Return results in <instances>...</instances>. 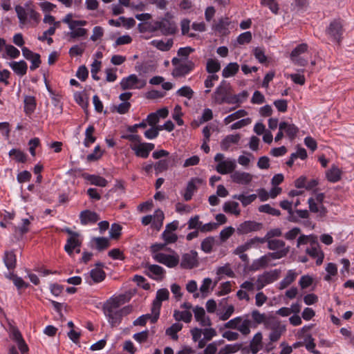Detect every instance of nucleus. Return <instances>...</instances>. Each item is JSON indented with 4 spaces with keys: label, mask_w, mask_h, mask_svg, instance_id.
I'll list each match as a JSON object with an SVG mask.
<instances>
[{
    "label": "nucleus",
    "mask_w": 354,
    "mask_h": 354,
    "mask_svg": "<svg viewBox=\"0 0 354 354\" xmlns=\"http://www.w3.org/2000/svg\"><path fill=\"white\" fill-rule=\"evenodd\" d=\"M120 305V299L116 297L108 300L103 306L104 313L108 317L112 327L117 326L121 323L123 317L119 309Z\"/></svg>",
    "instance_id": "f257e3e1"
},
{
    "label": "nucleus",
    "mask_w": 354,
    "mask_h": 354,
    "mask_svg": "<svg viewBox=\"0 0 354 354\" xmlns=\"http://www.w3.org/2000/svg\"><path fill=\"white\" fill-rule=\"evenodd\" d=\"M212 99L216 104H234L236 102L234 100L236 97H232V88L230 84L224 80L216 87L212 95Z\"/></svg>",
    "instance_id": "f03ea898"
},
{
    "label": "nucleus",
    "mask_w": 354,
    "mask_h": 354,
    "mask_svg": "<svg viewBox=\"0 0 354 354\" xmlns=\"http://www.w3.org/2000/svg\"><path fill=\"white\" fill-rule=\"evenodd\" d=\"M174 68L171 75L174 77H184L189 74L195 68V64L192 60L174 57L171 59Z\"/></svg>",
    "instance_id": "7ed1b4c3"
},
{
    "label": "nucleus",
    "mask_w": 354,
    "mask_h": 354,
    "mask_svg": "<svg viewBox=\"0 0 354 354\" xmlns=\"http://www.w3.org/2000/svg\"><path fill=\"white\" fill-rule=\"evenodd\" d=\"M30 4L31 2H27L25 4V7L17 5L15 8L17 16L19 19V24L21 26H24L27 24L28 17L30 19L36 21L39 20V14L36 12L34 8L29 7V5Z\"/></svg>",
    "instance_id": "20e7f679"
},
{
    "label": "nucleus",
    "mask_w": 354,
    "mask_h": 354,
    "mask_svg": "<svg viewBox=\"0 0 354 354\" xmlns=\"http://www.w3.org/2000/svg\"><path fill=\"white\" fill-rule=\"evenodd\" d=\"M172 15L169 12L165 15V17L159 21H156L157 30H160L161 34L165 36L173 35L178 31L176 24L171 20Z\"/></svg>",
    "instance_id": "39448f33"
},
{
    "label": "nucleus",
    "mask_w": 354,
    "mask_h": 354,
    "mask_svg": "<svg viewBox=\"0 0 354 354\" xmlns=\"http://www.w3.org/2000/svg\"><path fill=\"white\" fill-rule=\"evenodd\" d=\"M169 292L167 288L159 289L156 292V299L153 300L151 308V313L153 315L152 323L157 322L160 310L162 306V302L169 299Z\"/></svg>",
    "instance_id": "423d86ee"
},
{
    "label": "nucleus",
    "mask_w": 354,
    "mask_h": 354,
    "mask_svg": "<svg viewBox=\"0 0 354 354\" xmlns=\"http://www.w3.org/2000/svg\"><path fill=\"white\" fill-rule=\"evenodd\" d=\"M281 274V270L278 269L264 272L262 274L257 277L256 281V288L257 290L263 289L266 286L277 281Z\"/></svg>",
    "instance_id": "0eeeda50"
},
{
    "label": "nucleus",
    "mask_w": 354,
    "mask_h": 354,
    "mask_svg": "<svg viewBox=\"0 0 354 354\" xmlns=\"http://www.w3.org/2000/svg\"><path fill=\"white\" fill-rule=\"evenodd\" d=\"M344 32L343 24L340 19H334L331 21L326 30V33L335 41L339 44L342 39Z\"/></svg>",
    "instance_id": "6e6552de"
},
{
    "label": "nucleus",
    "mask_w": 354,
    "mask_h": 354,
    "mask_svg": "<svg viewBox=\"0 0 354 354\" xmlns=\"http://www.w3.org/2000/svg\"><path fill=\"white\" fill-rule=\"evenodd\" d=\"M145 80L139 79L136 75L132 74L124 77L120 82V86L122 90L140 89L145 86Z\"/></svg>",
    "instance_id": "1a4fd4ad"
},
{
    "label": "nucleus",
    "mask_w": 354,
    "mask_h": 354,
    "mask_svg": "<svg viewBox=\"0 0 354 354\" xmlns=\"http://www.w3.org/2000/svg\"><path fill=\"white\" fill-rule=\"evenodd\" d=\"M198 265V253L195 250H191L182 255L180 267L183 269H192Z\"/></svg>",
    "instance_id": "9d476101"
},
{
    "label": "nucleus",
    "mask_w": 354,
    "mask_h": 354,
    "mask_svg": "<svg viewBox=\"0 0 354 354\" xmlns=\"http://www.w3.org/2000/svg\"><path fill=\"white\" fill-rule=\"evenodd\" d=\"M153 259L169 268H174L179 263V257L176 255L167 254L165 253H158L153 255Z\"/></svg>",
    "instance_id": "9b49d317"
},
{
    "label": "nucleus",
    "mask_w": 354,
    "mask_h": 354,
    "mask_svg": "<svg viewBox=\"0 0 354 354\" xmlns=\"http://www.w3.org/2000/svg\"><path fill=\"white\" fill-rule=\"evenodd\" d=\"M23 56L28 60L31 62L30 69L35 71L39 67L41 64L40 55L32 52L27 47H22L21 48Z\"/></svg>",
    "instance_id": "f8f14e48"
},
{
    "label": "nucleus",
    "mask_w": 354,
    "mask_h": 354,
    "mask_svg": "<svg viewBox=\"0 0 354 354\" xmlns=\"http://www.w3.org/2000/svg\"><path fill=\"white\" fill-rule=\"evenodd\" d=\"M262 224L253 221H247L237 227V232L240 234H246L252 232L259 231L261 229Z\"/></svg>",
    "instance_id": "ddd939ff"
},
{
    "label": "nucleus",
    "mask_w": 354,
    "mask_h": 354,
    "mask_svg": "<svg viewBox=\"0 0 354 354\" xmlns=\"http://www.w3.org/2000/svg\"><path fill=\"white\" fill-rule=\"evenodd\" d=\"M11 338L16 342L18 346V348L21 352V354H28V346L25 342L21 333L17 328H12L11 329Z\"/></svg>",
    "instance_id": "4468645a"
},
{
    "label": "nucleus",
    "mask_w": 354,
    "mask_h": 354,
    "mask_svg": "<svg viewBox=\"0 0 354 354\" xmlns=\"http://www.w3.org/2000/svg\"><path fill=\"white\" fill-rule=\"evenodd\" d=\"M236 166L234 160L227 159L218 162L216 170L221 174H227L232 173L235 169Z\"/></svg>",
    "instance_id": "2eb2a0df"
},
{
    "label": "nucleus",
    "mask_w": 354,
    "mask_h": 354,
    "mask_svg": "<svg viewBox=\"0 0 354 354\" xmlns=\"http://www.w3.org/2000/svg\"><path fill=\"white\" fill-rule=\"evenodd\" d=\"M80 218L82 225L95 223L100 219L99 215L90 210H84L80 213Z\"/></svg>",
    "instance_id": "dca6fc26"
},
{
    "label": "nucleus",
    "mask_w": 354,
    "mask_h": 354,
    "mask_svg": "<svg viewBox=\"0 0 354 354\" xmlns=\"http://www.w3.org/2000/svg\"><path fill=\"white\" fill-rule=\"evenodd\" d=\"M279 129L284 131L290 140L295 139L299 132V129L294 124H290L287 122H281L279 124Z\"/></svg>",
    "instance_id": "f3484780"
},
{
    "label": "nucleus",
    "mask_w": 354,
    "mask_h": 354,
    "mask_svg": "<svg viewBox=\"0 0 354 354\" xmlns=\"http://www.w3.org/2000/svg\"><path fill=\"white\" fill-rule=\"evenodd\" d=\"M231 178L234 183L241 185H248L252 180V176L250 174L243 171H235L232 174Z\"/></svg>",
    "instance_id": "a211bd4d"
},
{
    "label": "nucleus",
    "mask_w": 354,
    "mask_h": 354,
    "mask_svg": "<svg viewBox=\"0 0 354 354\" xmlns=\"http://www.w3.org/2000/svg\"><path fill=\"white\" fill-rule=\"evenodd\" d=\"M306 253L312 258H317V265H321L324 260V253L319 249L318 244L313 243L306 250Z\"/></svg>",
    "instance_id": "6ab92c4d"
},
{
    "label": "nucleus",
    "mask_w": 354,
    "mask_h": 354,
    "mask_svg": "<svg viewBox=\"0 0 354 354\" xmlns=\"http://www.w3.org/2000/svg\"><path fill=\"white\" fill-rule=\"evenodd\" d=\"M201 180L197 178H192L187 183V187L183 195L184 199L189 201L192 199L194 192L197 189L196 183H200Z\"/></svg>",
    "instance_id": "aec40b11"
},
{
    "label": "nucleus",
    "mask_w": 354,
    "mask_h": 354,
    "mask_svg": "<svg viewBox=\"0 0 354 354\" xmlns=\"http://www.w3.org/2000/svg\"><path fill=\"white\" fill-rule=\"evenodd\" d=\"M257 243H264V239H261L259 237H254L253 239H250L246 243L243 245H239L233 252L234 254H241L245 253V251L250 250L253 245Z\"/></svg>",
    "instance_id": "412c9836"
},
{
    "label": "nucleus",
    "mask_w": 354,
    "mask_h": 354,
    "mask_svg": "<svg viewBox=\"0 0 354 354\" xmlns=\"http://www.w3.org/2000/svg\"><path fill=\"white\" fill-rule=\"evenodd\" d=\"M309 205V209L311 212L319 213V216L324 217L327 214V209L323 205H319L313 198H310L308 200Z\"/></svg>",
    "instance_id": "4be33fe9"
},
{
    "label": "nucleus",
    "mask_w": 354,
    "mask_h": 354,
    "mask_svg": "<svg viewBox=\"0 0 354 354\" xmlns=\"http://www.w3.org/2000/svg\"><path fill=\"white\" fill-rule=\"evenodd\" d=\"M164 218L165 215L163 212L160 209L156 210L154 214L152 215L151 227L159 231L163 225Z\"/></svg>",
    "instance_id": "5701e85b"
},
{
    "label": "nucleus",
    "mask_w": 354,
    "mask_h": 354,
    "mask_svg": "<svg viewBox=\"0 0 354 354\" xmlns=\"http://www.w3.org/2000/svg\"><path fill=\"white\" fill-rule=\"evenodd\" d=\"M241 139L239 134L228 135L221 142V148L223 151H227L233 144H238Z\"/></svg>",
    "instance_id": "b1692460"
},
{
    "label": "nucleus",
    "mask_w": 354,
    "mask_h": 354,
    "mask_svg": "<svg viewBox=\"0 0 354 354\" xmlns=\"http://www.w3.org/2000/svg\"><path fill=\"white\" fill-rule=\"evenodd\" d=\"M9 65L17 75L24 76L27 73L28 65L24 60H21L19 62H12Z\"/></svg>",
    "instance_id": "393cba45"
},
{
    "label": "nucleus",
    "mask_w": 354,
    "mask_h": 354,
    "mask_svg": "<svg viewBox=\"0 0 354 354\" xmlns=\"http://www.w3.org/2000/svg\"><path fill=\"white\" fill-rule=\"evenodd\" d=\"M165 270L158 265H149L147 274L149 277L158 279H162L165 274Z\"/></svg>",
    "instance_id": "a878e982"
},
{
    "label": "nucleus",
    "mask_w": 354,
    "mask_h": 354,
    "mask_svg": "<svg viewBox=\"0 0 354 354\" xmlns=\"http://www.w3.org/2000/svg\"><path fill=\"white\" fill-rule=\"evenodd\" d=\"M81 244L82 241L79 239V236L68 237L64 246V250L69 255H72L73 250L77 248H80Z\"/></svg>",
    "instance_id": "bb28decb"
},
{
    "label": "nucleus",
    "mask_w": 354,
    "mask_h": 354,
    "mask_svg": "<svg viewBox=\"0 0 354 354\" xmlns=\"http://www.w3.org/2000/svg\"><path fill=\"white\" fill-rule=\"evenodd\" d=\"M83 177L86 180H88L91 185L99 187H104L108 183L107 180L104 178L99 176L84 174H83Z\"/></svg>",
    "instance_id": "cd10ccee"
},
{
    "label": "nucleus",
    "mask_w": 354,
    "mask_h": 354,
    "mask_svg": "<svg viewBox=\"0 0 354 354\" xmlns=\"http://www.w3.org/2000/svg\"><path fill=\"white\" fill-rule=\"evenodd\" d=\"M3 261L8 270H14L17 264L16 255L13 251H6Z\"/></svg>",
    "instance_id": "c85d7f7f"
},
{
    "label": "nucleus",
    "mask_w": 354,
    "mask_h": 354,
    "mask_svg": "<svg viewBox=\"0 0 354 354\" xmlns=\"http://www.w3.org/2000/svg\"><path fill=\"white\" fill-rule=\"evenodd\" d=\"M151 44L161 51L169 50L174 44L173 39H168L166 42L162 40H153Z\"/></svg>",
    "instance_id": "c756f323"
},
{
    "label": "nucleus",
    "mask_w": 354,
    "mask_h": 354,
    "mask_svg": "<svg viewBox=\"0 0 354 354\" xmlns=\"http://www.w3.org/2000/svg\"><path fill=\"white\" fill-rule=\"evenodd\" d=\"M342 171L340 169L333 165L332 167L328 170L326 173V178L328 181L331 183H336L341 179Z\"/></svg>",
    "instance_id": "7c9ffc66"
},
{
    "label": "nucleus",
    "mask_w": 354,
    "mask_h": 354,
    "mask_svg": "<svg viewBox=\"0 0 354 354\" xmlns=\"http://www.w3.org/2000/svg\"><path fill=\"white\" fill-rule=\"evenodd\" d=\"M239 66L236 62H231L227 64L222 71V75L225 78L234 76L239 71Z\"/></svg>",
    "instance_id": "2f4dec72"
},
{
    "label": "nucleus",
    "mask_w": 354,
    "mask_h": 354,
    "mask_svg": "<svg viewBox=\"0 0 354 354\" xmlns=\"http://www.w3.org/2000/svg\"><path fill=\"white\" fill-rule=\"evenodd\" d=\"M239 206V205L237 202L228 201L224 203L223 209L226 213H230L236 216H239L241 213Z\"/></svg>",
    "instance_id": "473e14b6"
},
{
    "label": "nucleus",
    "mask_w": 354,
    "mask_h": 354,
    "mask_svg": "<svg viewBox=\"0 0 354 354\" xmlns=\"http://www.w3.org/2000/svg\"><path fill=\"white\" fill-rule=\"evenodd\" d=\"M297 275V273L294 270H288L285 278L279 283V289L283 290L287 288L295 280Z\"/></svg>",
    "instance_id": "72a5a7b5"
},
{
    "label": "nucleus",
    "mask_w": 354,
    "mask_h": 354,
    "mask_svg": "<svg viewBox=\"0 0 354 354\" xmlns=\"http://www.w3.org/2000/svg\"><path fill=\"white\" fill-rule=\"evenodd\" d=\"M131 149L134 151L136 156L138 157L147 158L149 155V153L148 152L147 147L145 146L144 142H140L139 144L131 146Z\"/></svg>",
    "instance_id": "f704fd0d"
},
{
    "label": "nucleus",
    "mask_w": 354,
    "mask_h": 354,
    "mask_svg": "<svg viewBox=\"0 0 354 354\" xmlns=\"http://www.w3.org/2000/svg\"><path fill=\"white\" fill-rule=\"evenodd\" d=\"M88 274L94 283H100L106 277L105 272L102 269L98 268L92 269Z\"/></svg>",
    "instance_id": "c9c22d12"
},
{
    "label": "nucleus",
    "mask_w": 354,
    "mask_h": 354,
    "mask_svg": "<svg viewBox=\"0 0 354 354\" xmlns=\"http://www.w3.org/2000/svg\"><path fill=\"white\" fill-rule=\"evenodd\" d=\"M183 328V324L180 323H174L170 327H169L166 331L165 334L169 336L173 340H178V336L177 333L180 331Z\"/></svg>",
    "instance_id": "e433bc0d"
},
{
    "label": "nucleus",
    "mask_w": 354,
    "mask_h": 354,
    "mask_svg": "<svg viewBox=\"0 0 354 354\" xmlns=\"http://www.w3.org/2000/svg\"><path fill=\"white\" fill-rule=\"evenodd\" d=\"M262 335L261 333H257L254 335L252 340L250 342V349L253 354H257L261 348Z\"/></svg>",
    "instance_id": "4c0bfd02"
},
{
    "label": "nucleus",
    "mask_w": 354,
    "mask_h": 354,
    "mask_svg": "<svg viewBox=\"0 0 354 354\" xmlns=\"http://www.w3.org/2000/svg\"><path fill=\"white\" fill-rule=\"evenodd\" d=\"M257 198V194H252L248 196L244 194H236L233 196V198L237 199L241 201L243 207H246L254 201Z\"/></svg>",
    "instance_id": "58836bf2"
},
{
    "label": "nucleus",
    "mask_w": 354,
    "mask_h": 354,
    "mask_svg": "<svg viewBox=\"0 0 354 354\" xmlns=\"http://www.w3.org/2000/svg\"><path fill=\"white\" fill-rule=\"evenodd\" d=\"M24 102L26 113L31 114L36 108L35 98L33 96H26Z\"/></svg>",
    "instance_id": "ea45409f"
},
{
    "label": "nucleus",
    "mask_w": 354,
    "mask_h": 354,
    "mask_svg": "<svg viewBox=\"0 0 354 354\" xmlns=\"http://www.w3.org/2000/svg\"><path fill=\"white\" fill-rule=\"evenodd\" d=\"M95 128L93 125H90L87 127L85 131V139L84 145L85 147H88L91 144L93 143L96 140V138L93 136Z\"/></svg>",
    "instance_id": "a19ab883"
},
{
    "label": "nucleus",
    "mask_w": 354,
    "mask_h": 354,
    "mask_svg": "<svg viewBox=\"0 0 354 354\" xmlns=\"http://www.w3.org/2000/svg\"><path fill=\"white\" fill-rule=\"evenodd\" d=\"M9 156L12 157L18 162L24 163L27 160V155L19 149H11L9 151Z\"/></svg>",
    "instance_id": "79ce46f5"
},
{
    "label": "nucleus",
    "mask_w": 354,
    "mask_h": 354,
    "mask_svg": "<svg viewBox=\"0 0 354 354\" xmlns=\"http://www.w3.org/2000/svg\"><path fill=\"white\" fill-rule=\"evenodd\" d=\"M174 317L177 321H183L185 323H189L191 322L192 318V315L189 311L185 310V311H178L175 310L174 313Z\"/></svg>",
    "instance_id": "37998d69"
},
{
    "label": "nucleus",
    "mask_w": 354,
    "mask_h": 354,
    "mask_svg": "<svg viewBox=\"0 0 354 354\" xmlns=\"http://www.w3.org/2000/svg\"><path fill=\"white\" fill-rule=\"evenodd\" d=\"M138 29L140 32H154L157 31L156 21L152 23L144 22L140 23L138 25Z\"/></svg>",
    "instance_id": "c03bdc74"
},
{
    "label": "nucleus",
    "mask_w": 354,
    "mask_h": 354,
    "mask_svg": "<svg viewBox=\"0 0 354 354\" xmlns=\"http://www.w3.org/2000/svg\"><path fill=\"white\" fill-rule=\"evenodd\" d=\"M268 248L271 250H281L286 248V243L283 240L279 239H267Z\"/></svg>",
    "instance_id": "a18cd8bd"
},
{
    "label": "nucleus",
    "mask_w": 354,
    "mask_h": 354,
    "mask_svg": "<svg viewBox=\"0 0 354 354\" xmlns=\"http://www.w3.org/2000/svg\"><path fill=\"white\" fill-rule=\"evenodd\" d=\"M221 69V64L217 59H209L207 62L206 71L209 73H215Z\"/></svg>",
    "instance_id": "49530a36"
},
{
    "label": "nucleus",
    "mask_w": 354,
    "mask_h": 354,
    "mask_svg": "<svg viewBox=\"0 0 354 354\" xmlns=\"http://www.w3.org/2000/svg\"><path fill=\"white\" fill-rule=\"evenodd\" d=\"M169 161L167 159L160 160L153 165L156 175L167 171L169 168Z\"/></svg>",
    "instance_id": "de8ad7c7"
},
{
    "label": "nucleus",
    "mask_w": 354,
    "mask_h": 354,
    "mask_svg": "<svg viewBox=\"0 0 354 354\" xmlns=\"http://www.w3.org/2000/svg\"><path fill=\"white\" fill-rule=\"evenodd\" d=\"M215 239L212 236L205 238L201 242V250L205 253H210L212 250L213 245H214Z\"/></svg>",
    "instance_id": "09e8293b"
},
{
    "label": "nucleus",
    "mask_w": 354,
    "mask_h": 354,
    "mask_svg": "<svg viewBox=\"0 0 354 354\" xmlns=\"http://www.w3.org/2000/svg\"><path fill=\"white\" fill-rule=\"evenodd\" d=\"M269 259L267 255H264L259 258V259L255 260L252 264V270H258L261 268H266L268 266Z\"/></svg>",
    "instance_id": "8fccbe9b"
},
{
    "label": "nucleus",
    "mask_w": 354,
    "mask_h": 354,
    "mask_svg": "<svg viewBox=\"0 0 354 354\" xmlns=\"http://www.w3.org/2000/svg\"><path fill=\"white\" fill-rule=\"evenodd\" d=\"M260 212L266 213L272 216H279L281 215V212L271 207L269 204L260 205L258 208Z\"/></svg>",
    "instance_id": "3c124183"
},
{
    "label": "nucleus",
    "mask_w": 354,
    "mask_h": 354,
    "mask_svg": "<svg viewBox=\"0 0 354 354\" xmlns=\"http://www.w3.org/2000/svg\"><path fill=\"white\" fill-rule=\"evenodd\" d=\"M30 221L29 218H23L22 224L20 226H13L15 233L23 235L29 231Z\"/></svg>",
    "instance_id": "603ef678"
},
{
    "label": "nucleus",
    "mask_w": 354,
    "mask_h": 354,
    "mask_svg": "<svg viewBox=\"0 0 354 354\" xmlns=\"http://www.w3.org/2000/svg\"><path fill=\"white\" fill-rule=\"evenodd\" d=\"M93 241L96 245V248L99 251L106 249L109 246V240L105 237H95L93 239Z\"/></svg>",
    "instance_id": "864d4df0"
},
{
    "label": "nucleus",
    "mask_w": 354,
    "mask_h": 354,
    "mask_svg": "<svg viewBox=\"0 0 354 354\" xmlns=\"http://www.w3.org/2000/svg\"><path fill=\"white\" fill-rule=\"evenodd\" d=\"M247 114H248V113L246 111H245L243 109L239 110V111L229 115L228 116H227L224 119V122L225 124H227L234 120H236V119H239V118L245 116Z\"/></svg>",
    "instance_id": "5fc2aeb1"
},
{
    "label": "nucleus",
    "mask_w": 354,
    "mask_h": 354,
    "mask_svg": "<svg viewBox=\"0 0 354 354\" xmlns=\"http://www.w3.org/2000/svg\"><path fill=\"white\" fill-rule=\"evenodd\" d=\"M199 218L200 217L198 215H196L194 217L190 218L187 222V229L200 230L202 222L200 221Z\"/></svg>",
    "instance_id": "6e6d98bb"
},
{
    "label": "nucleus",
    "mask_w": 354,
    "mask_h": 354,
    "mask_svg": "<svg viewBox=\"0 0 354 354\" xmlns=\"http://www.w3.org/2000/svg\"><path fill=\"white\" fill-rule=\"evenodd\" d=\"M176 94L179 96L185 97L190 100L194 95V91L190 86H184L176 91Z\"/></svg>",
    "instance_id": "4d7b16f0"
},
{
    "label": "nucleus",
    "mask_w": 354,
    "mask_h": 354,
    "mask_svg": "<svg viewBox=\"0 0 354 354\" xmlns=\"http://www.w3.org/2000/svg\"><path fill=\"white\" fill-rule=\"evenodd\" d=\"M308 45L306 44H301L295 48L290 53V59H294L295 57H300V55L304 53L308 50Z\"/></svg>",
    "instance_id": "13d9d810"
},
{
    "label": "nucleus",
    "mask_w": 354,
    "mask_h": 354,
    "mask_svg": "<svg viewBox=\"0 0 354 354\" xmlns=\"http://www.w3.org/2000/svg\"><path fill=\"white\" fill-rule=\"evenodd\" d=\"M285 330L284 326H277L270 333L269 338L271 342H277L281 337L282 332Z\"/></svg>",
    "instance_id": "bf43d9fd"
},
{
    "label": "nucleus",
    "mask_w": 354,
    "mask_h": 354,
    "mask_svg": "<svg viewBox=\"0 0 354 354\" xmlns=\"http://www.w3.org/2000/svg\"><path fill=\"white\" fill-rule=\"evenodd\" d=\"M230 23L228 18H222L214 25V29L219 32H223L227 29Z\"/></svg>",
    "instance_id": "052dcab7"
},
{
    "label": "nucleus",
    "mask_w": 354,
    "mask_h": 354,
    "mask_svg": "<svg viewBox=\"0 0 354 354\" xmlns=\"http://www.w3.org/2000/svg\"><path fill=\"white\" fill-rule=\"evenodd\" d=\"M216 274L217 275L225 274L230 277H233L234 276V273L229 264H225L223 266L218 268Z\"/></svg>",
    "instance_id": "680f3d73"
},
{
    "label": "nucleus",
    "mask_w": 354,
    "mask_h": 354,
    "mask_svg": "<svg viewBox=\"0 0 354 354\" xmlns=\"http://www.w3.org/2000/svg\"><path fill=\"white\" fill-rule=\"evenodd\" d=\"M289 247H286V248L279 250L277 252L268 253L267 256L268 258L271 257L273 259H279L286 257L289 252Z\"/></svg>",
    "instance_id": "e2e57ef3"
},
{
    "label": "nucleus",
    "mask_w": 354,
    "mask_h": 354,
    "mask_svg": "<svg viewBox=\"0 0 354 354\" xmlns=\"http://www.w3.org/2000/svg\"><path fill=\"white\" fill-rule=\"evenodd\" d=\"M250 324L251 322L249 319H244L241 321V323L239 324L237 330L241 332L243 335H248L250 332Z\"/></svg>",
    "instance_id": "0e129e2a"
},
{
    "label": "nucleus",
    "mask_w": 354,
    "mask_h": 354,
    "mask_svg": "<svg viewBox=\"0 0 354 354\" xmlns=\"http://www.w3.org/2000/svg\"><path fill=\"white\" fill-rule=\"evenodd\" d=\"M162 237L164 239V241H165V244L175 243L178 239V236L176 234H174L171 232H168V231H165V230L162 234Z\"/></svg>",
    "instance_id": "69168bd1"
},
{
    "label": "nucleus",
    "mask_w": 354,
    "mask_h": 354,
    "mask_svg": "<svg viewBox=\"0 0 354 354\" xmlns=\"http://www.w3.org/2000/svg\"><path fill=\"white\" fill-rule=\"evenodd\" d=\"M6 55L12 59L17 58L20 55V51L14 46L8 44L6 46Z\"/></svg>",
    "instance_id": "338daca9"
},
{
    "label": "nucleus",
    "mask_w": 354,
    "mask_h": 354,
    "mask_svg": "<svg viewBox=\"0 0 354 354\" xmlns=\"http://www.w3.org/2000/svg\"><path fill=\"white\" fill-rule=\"evenodd\" d=\"M234 232L232 227H227L221 231L219 236L221 241L224 242L228 239Z\"/></svg>",
    "instance_id": "774afa93"
}]
</instances>
